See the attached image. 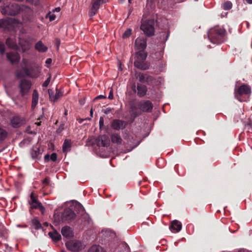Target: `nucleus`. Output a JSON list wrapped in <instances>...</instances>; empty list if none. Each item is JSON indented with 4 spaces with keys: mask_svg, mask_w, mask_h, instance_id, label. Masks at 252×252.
Returning a JSON list of instances; mask_svg holds the SVG:
<instances>
[{
    "mask_svg": "<svg viewBox=\"0 0 252 252\" xmlns=\"http://www.w3.org/2000/svg\"><path fill=\"white\" fill-rule=\"evenodd\" d=\"M31 206V209H39L42 214L45 212V209L42 204L38 201L37 196L34 195L33 192L30 195V199L28 201Z\"/></svg>",
    "mask_w": 252,
    "mask_h": 252,
    "instance_id": "8",
    "label": "nucleus"
},
{
    "mask_svg": "<svg viewBox=\"0 0 252 252\" xmlns=\"http://www.w3.org/2000/svg\"><path fill=\"white\" fill-rule=\"evenodd\" d=\"M61 232L63 236L66 238H70L73 235L71 228L67 226L63 227L62 229Z\"/></svg>",
    "mask_w": 252,
    "mask_h": 252,
    "instance_id": "23",
    "label": "nucleus"
},
{
    "mask_svg": "<svg viewBox=\"0 0 252 252\" xmlns=\"http://www.w3.org/2000/svg\"><path fill=\"white\" fill-rule=\"evenodd\" d=\"M42 183L43 184H45L46 185H48L49 183V180L48 178H45L43 181H42Z\"/></svg>",
    "mask_w": 252,
    "mask_h": 252,
    "instance_id": "47",
    "label": "nucleus"
},
{
    "mask_svg": "<svg viewBox=\"0 0 252 252\" xmlns=\"http://www.w3.org/2000/svg\"><path fill=\"white\" fill-rule=\"evenodd\" d=\"M19 44L21 47L23 52L29 50L31 47V44L29 41L21 38H19Z\"/></svg>",
    "mask_w": 252,
    "mask_h": 252,
    "instance_id": "22",
    "label": "nucleus"
},
{
    "mask_svg": "<svg viewBox=\"0 0 252 252\" xmlns=\"http://www.w3.org/2000/svg\"><path fill=\"white\" fill-rule=\"evenodd\" d=\"M38 93L37 90H34L32 95V108L34 109L38 102Z\"/></svg>",
    "mask_w": 252,
    "mask_h": 252,
    "instance_id": "26",
    "label": "nucleus"
},
{
    "mask_svg": "<svg viewBox=\"0 0 252 252\" xmlns=\"http://www.w3.org/2000/svg\"><path fill=\"white\" fill-rule=\"evenodd\" d=\"M99 127L100 128H101V127L104 125V120L102 117H100L99 121Z\"/></svg>",
    "mask_w": 252,
    "mask_h": 252,
    "instance_id": "46",
    "label": "nucleus"
},
{
    "mask_svg": "<svg viewBox=\"0 0 252 252\" xmlns=\"http://www.w3.org/2000/svg\"><path fill=\"white\" fill-rule=\"evenodd\" d=\"M147 46L146 39L142 37H138L135 40V48L138 51H144Z\"/></svg>",
    "mask_w": 252,
    "mask_h": 252,
    "instance_id": "16",
    "label": "nucleus"
},
{
    "mask_svg": "<svg viewBox=\"0 0 252 252\" xmlns=\"http://www.w3.org/2000/svg\"><path fill=\"white\" fill-rule=\"evenodd\" d=\"M30 69L32 73L37 74V77L39 76V74L40 72V69H39L38 67H31Z\"/></svg>",
    "mask_w": 252,
    "mask_h": 252,
    "instance_id": "39",
    "label": "nucleus"
},
{
    "mask_svg": "<svg viewBox=\"0 0 252 252\" xmlns=\"http://www.w3.org/2000/svg\"><path fill=\"white\" fill-rule=\"evenodd\" d=\"M127 126V123L123 120L115 119L111 123V127L116 130L124 129Z\"/></svg>",
    "mask_w": 252,
    "mask_h": 252,
    "instance_id": "14",
    "label": "nucleus"
},
{
    "mask_svg": "<svg viewBox=\"0 0 252 252\" xmlns=\"http://www.w3.org/2000/svg\"><path fill=\"white\" fill-rule=\"evenodd\" d=\"M103 97L102 95H99V96H98V97Z\"/></svg>",
    "mask_w": 252,
    "mask_h": 252,
    "instance_id": "57",
    "label": "nucleus"
},
{
    "mask_svg": "<svg viewBox=\"0 0 252 252\" xmlns=\"http://www.w3.org/2000/svg\"><path fill=\"white\" fill-rule=\"evenodd\" d=\"M225 32V29L216 26L210 29L208 32V37L211 42L220 44L224 41Z\"/></svg>",
    "mask_w": 252,
    "mask_h": 252,
    "instance_id": "1",
    "label": "nucleus"
},
{
    "mask_svg": "<svg viewBox=\"0 0 252 252\" xmlns=\"http://www.w3.org/2000/svg\"><path fill=\"white\" fill-rule=\"evenodd\" d=\"M50 158V156L48 154L46 155L44 157L45 160H48Z\"/></svg>",
    "mask_w": 252,
    "mask_h": 252,
    "instance_id": "52",
    "label": "nucleus"
},
{
    "mask_svg": "<svg viewBox=\"0 0 252 252\" xmlns=\"http://www.w3.org/2000/svg\"><path fill=\"white\" fill-rule=\"evenodd\" d=\"M162 159H158V163L159 162V161H162Z\"/></svg>",
    "mask_w": 252,
    "mask_h": 252,
    "instance_id": "56",
    "label": "nucleus"
},
{
    "mask_svg": "<svg viewBox=\"0 0 252 252\" xmlns=\"http://www.w3.org/2000/svg\"><path fill=\"white\" fill-rule=\"evenodd\" d=\"M32 86V83L30 81L26 79H22L19 84L20 92L22 96L28 94Z\"/></svg>",
    "mask_w": 252,
    "mask_h": 252,
    "instance_id": "10",
    "label": "nucleus"
},
{
    "mask_svg": "<svg viewBox=\"0 0 252 252\" xmlns=\"http://www.w3.org/2000/svg\"><path fill=\"white\" fill-rule=\"evenodd\" d=\"M22 20L24 22H32L34 19V11L31 7L25 5H21Z\"/></svg>",
    "mask_w": 252,
    "mask_h": 252,
    "instance_id": "6",
    "label": "nucleus"
},
{
    "mask_svg": "<svg viewBox=\"0 0 252 252\" xmlns=\"http://www.w3.org/2000/svg\"><path fill=\"white\" fill-rule=\"evenodd\" d=\"M169 36V33L166 32H162L160 33L159 39L161 42H165L168 39Z\"/></svg>",
    "mask_w": 252,
    "mask_h": 252,
    "instance_id": "36",
    "label": "nucleus"
},
{
    "mask_svg": "<svg viewBox=\"0 0 252 252\" xmlns=\"http://www.w3.org/2000/svg\"><path fill=\"white\" fill-rule=\"evenodd\" d=\"M147 57V53L145 51H137L135 53L134 66L140 69L146 70L148 65L145 61Z\"/></svg>",
    "mask_w": 252,
    "mask_h": 252,
    "instance_id": "2",
    "label": "nucleus"
},
{
    "mask_svg": "<svg viewBox=\"0 0 252 252\" xmlns=\"http://www.w3.org/2000/svg\"><path fill=\"white\" fill-rule=\"evenodd\" d=\"M124 0H121V2H123V1H124Z\"/></svg>",
    "mask_w": 252,
    "mask_h": 252,
    "instance_id": "60",
    "label": "nucleus"
},
{
    "mask_svg": "<svg viewBox=\"0 0 252 252\" xmlns=\"http://www.w3.org/2000/svg\"><path fill=\"white\" fill-rule=\"evenodd\" d=\"M88 252H107L101 246L94 245L92 246L89 250Z\"/></svg>",
    "mask_w": 252,
    "mask_h": 252,
    "instance_id": "31",
    "label": "nucleus"
},
{
    "mask_svg": "<svg viewBox=\"0 0 252 252\" xmlns=\"http://www.w3.org/2000/svg\"><path fill=\"white\" fill-rule=\"evenodd\" d=\"M113 110V108H111L110 107H108V108H106V109H103V112L105 114H109L110 113H111L112 112V110Z\"/></svg>",
    "mask_w": 252,
    "mask_h": 252,
    "instance_id": "43",
    "label": "nucleus"
},
{
    "mask_svg": "<svg viewBox=\"0 0 252 252\" xmlns=\"http://www.w3.org/2000/svg\"><path fill=\"white\" fill-rule=\"evenodd\" d=\"M37 125H40V122L38 123Z\"/></svg>",
    "mask_w": 252,
    "mask_h": 252,
    "instance_id": "59",
    "label": "nucleus"
},
{
    "mask_svg": "<svg viewBox=\"0 0 252 252\" xmlns=\"http://www.w3.org/2000/svg\"><path fill=\"white\" fill-rule=\"evenodd\" d=\"M76 215L71 209L67 208L64 210L62 215V220L63 221L69 222L75 218Z\"/></svg>",
    "mask_w": 252,
    "mask_h": 252,
    "instance_id": "13",
    "label": "nucleus"
},
{
    "mask_svg": "<svg viewBox=\"0 0 252 252\" xmlns=\"http://www.w3.org/2000/svg\"><path fill=\"white\" fill-rule=\"evenodd\" d=\"M108 98L109 99H113V91L112 90H111L109 92V94L108 95Z\"/></svg>",
    "mask_w": 252,
    "mask_h": 252,
    "instance_id": "48",
    "label": "nucleus"
},
{
    "mask_svg": "<svg viewBox=\"0 0 252 252\" xmlns=\"http://www.w3.org/2000/svg\"><path fill=\"white\" fill-rule=\"evenodd\" d=\"M50 158L53 161H56L57 159V155L56 153H53L51 154Z\"/></svg>",
    "mask_w": 252,
    "mask_h": 252,
    "instance_id": "44",
    "label": "nucleus"
},
{
    "mask_svg": "<svg viewBox=\"0 0 252 252\" xmlns=\"http://www.w3.org/2000/svg\"><path fill=\"white\" fill-rule=\"evenodd\" d=\"M7 46L11 49L17 50L18 46L16 43V40L15 38H8L6 40Z\"/></svg>",
    "mask_w": 252,
    "mask_h": 252,
    "instance_id": "24",
    "label": "nucleus"
},
{
    "mask_svg": "<svg viewBox=\"0 0 252 252\" xmlns=\"http://www.w3.org/2000/svg\"><path fill=\"white\" fill-rule=\"evenodd\" d=\"M131 33V30L130 29H127L123 34V37L124 38H127Z\"/></svg>",
    "mask_w": 252,
    "mask_h": 252,
    "instance_id": "40",
    "label": "nucleus"
},
{
    "mask_svg": "<svg viewBox=\"0 0 252 252\" xmlns=\"http://www.w3.org/2000/svg\"><path fill=\"white\" fill-rule=\"evenodd\" d=\"M137 94L140 97L145 95L147 91V88L145 85L139 83L137 85Z\"/></svg>",
    "mask_w": 252,
    "mask_h": 252,
    "instance_id": "25",
    "label": "nucleus"
},
{
    "mask_svg": "<svg viewBox=\"0 0 252 252\" xmlns=\"http://www.w3.org/2000/svg\"><path fill=\"white\" fill-rule=\"evenodd\" d=\"M5 52V46L4 44L0 42V53L3 54Z\"/></svg>",
    "mask_w": 252,
    "mask_h": 252,
    "instance_id": "42",
    "label": "nucleus"
},
{
    "mask_svg": "<svg viewBox=\"0 0 252 252\" xmlns=\"http://www.w3.org/2000/svg\"><path fill=\"white\" fill-rule=\"evenodd\" d=\"M71 148V142L70 140L65 139L63 145V152L66 153L69 152Z\"/></svg>",
    "mask_w": 252,
    "mask_h": 252,
    "instance_id": "29",
    "label": "nucleus"
},
{
    "mask_svg": "<svg viewBox=\"0 0 252 252\" xmlns=\"http://www.w3.org/2000/svg\"><path fill=\"white\" fill-rule=\"evenodd\" d=\"M46 18H49V21L50 22L53 21L55 20L56 16L55 14H51V12H49L45 16Z\"/></svg>",
    "mask_w": 252,
    "mask_h": 252,
    "instance_id": "38",
    "label": "nucleus"
},
{
    "mask_svg": "<svg viewBox=\"0 0 252 252\" xmlns=\"http://www.w3.org/2000/svg\"><path fill=\"white\" fill-rule=\"evenodd\" d=\"M110 144V140L108 136L103 135L99 136L97 138V145L103 147H108Z\"/></svg>",
    "mask_w": 252,
    "mask_h": 252,
    "instance_id": "19",
    "label": "nucleus"
},
{
    "mask_svg": "<svg viewBox=\"0 0 252 252\" xmlns=\"http://www.w3.org/2000/svg\"><path fill=\"white\" fill-rule=\"evenodd\" d=\"M93 109L92 108L90 111V115L92 117H93Z\"/></svg>",
    "mask_w": 252,
    "mask_h": 252,
    "instance_id": "54",
    "label": "nucleus"
},
{
    "mask_svg": "<svg viewBox=\"0 0 252 252\" xmlns=\"http://www.w3.org/2000/svg\"><path fill=\"white\" fill-rule=\"evenodd\" d=\"M57 44H58V47L59 46V45H60V41L58 40V39H57Z\"/></svg>",
    "mask_w": 252,
    "mask_h": 252,
    "instance_id": "55",
    "label": "nucleus"
},
{
    "mask_svg": "<svg viewBox=\"0 0 252 252\" xmlns=\"http://www.w3.org/2000/svg\"><path fill=\"white\" fill-rule=\"evenodd\" d=\"M28 63V60L26 58H23L22 61L23 66H26Z\"/></svg>",
    "mask_w": 252,
    "mask_h": 252,
    "instance_id": "45",
    "label": "nucleus"
},
{
    "mask_svg": "<svg viewBox=\"0 0 252 252\" xmlns=\"http://www.w3.org/2000/svg\"><path fill=\"white\" fill-rule=\"evenodd\" d=\"M50 80H51V75H50L49 77L43 83V84L42 85L43 87H45V88L47 87L49 85Z\"/></svg>",
    "mask_w": 252,
    "mask_h": 252,
    "instance_id": "41",
    "label": "nucleus"
},
{
    "mask_svg": "<svg viewBox=\"0 0 252 252\" xmlns=\"http://www.w3.org/2000/svg\"><path fill=\"white\" fill-rule=\"evenodd\" d=\"M35 49L39 52H45L48 48L41 41H38L35 45Z\"/></svg>",
    "mask_w": 252,
    "mask_h": 252,
    "instance_id": "28",
    "label": "nucleus"
},
{
    "mask_svg": "<svg viewBox=\"0 0 252 252\" xmlns=\"http://www.w3.org/2000/svg\"><path fill=\"white\" fill-rule=\"evenodd\" d=\"M249 4H252V0H245Z\"/></svg>",
    "mask_w": 252,
    "mask_h": 252,
    "instance_id": "53",
    "label": "nucleus"
},
{
    "mask_svg": "<svg viewBox=\"0 0 252 252\" xmlns=\"http://www.w3.org/2000/svg\"><path fill=\"white\" fill-rule=\"evenodd\" d=\"M42 150L37 146H33L31 151V155L32 159H38L40 158V155L42 154Z\"/></svg>",
    "mask_w": 252,
    "mask_h": 252,
    "instance_id": "20",
    "label": "nucleus"
},
{
    "mask_svg": "<svg viewBox=\"0 0 252 252\" xmlns=\"http://www.w3.org/2000/svg\"><path fill=\"white\" fill-rule=\"evenodd\" d=\"M155 22L154 20L150 19L142 22L140 29L146 35L150 36L154 34Z\"/></svg>",
    "mask_w": 252,
    "mask_h": 252,
    "instance_id": "5",
    "label": "nucleus"
},
{
    "mask_svg": "<svg viewBox=\"0 0 252 252\" xmlns=\"http://www.w3.org/2000/svg\"><path fill=\"white\" fill-rule=\"evenodd\" d=\"M32 226L36 230L39 229L41 228V224L38 220L36 218H34L31 221Z\"/></svg>",
    "mask_w": 252,
    "mask_h": 252,
    "instance_id": "33",
    "label": "nucleus"
},
{
    "mask_svg": "<svg viewBox=\"0 0 252 252\" xmlns=\"http://www.w3.org/2000/svg\"><path fill=\"white\" fill-rule=\"evenodd\" d=\"M131 0H128V2H129V3H131Z\"/></svg>",
    "mask_w": 252,
    "mask_h": 252,
    "instance_id": "58",
    "label": "nucleus"
},
{
    "mask_svg": "<svg viewBox=\"0 0 252 252\" xmlns=\"http://www.w3.org/2000/svg\"><path fill=\"white\" fill-rule=\"evenodd\" d=\"M138 108L143 112H151L153 105L150 100L141 101L138 105Z\"/></svg>",
    "mask_w": 252,
    "mask_h": 252,
    "instance_id": "15",
    "label": "nucleus"
},
{
    "mask_svg": "<svg viewBox=\"0 0 252 252\" xmlns=\"http://www.w3.org/2000/svg\"><path fill=\"white\" fill-rule=\"evenodd\" d=\"M171 228L175 230L177 232H179L182 229V224L177 220H173L172 222Z\"/></svg>",
    "mask_w": 252,
    "mask_h": 252,
    "instance_id": "30",
    "label": "nucleus"
},
{
    "mask_svg": "<svg viewBox=\"0 0 252 252\" xmlns=\"http://www.w3.org/2000/svg\"><path fill=\"white\" fill-rule=\"evenodd\" d=\"M111 140L112 143L120 145L122 143V139L118 133H113L111 135Z\"/></svg>",
    "mask_w": 252,
    "mask_h": 252,
    "instance_id": "27",
    "label": "nucleus"
},
{
    "mask_svg": "<svg viewBox=\"0 0 252 252\" xmlns=\"http://www.w3.org/2000/svg\"><path fill=\"white\" fill-rule=\"evenodd\" d=\"M251 93V89L250 86L247 85H242L235 91V96L240 101L242 100L239 97V96L250 94Z\"/></svg>",
    "mask_w": 252,
    "mask_h": 252,
    "instance_id": "12",
    "label": "nucleus"
},
{
    "mask_svg": "<svg viewBox=\"0 0 252 252\" xmlns=\"http://www.w3.org/2000/svg\"><path fill=\"white\" fill-rule=\"evenodd\" d=\"M104 0H92L91 5L89 12L90 17L94 16L97 12L100 6L103 3Z\"/></svg>",
    "mask_w": 252,
    "mask_h": 252,
    "instance_id": "11",
    "label": "nucleus"
},
{
    "mask_svg": "<svg viewBox=\"0 0 252 252\" xmlns=\"http://www.w3.org/2000/svg\"><path fill=\"white\" fill-rule=\"evenodd\" d=\"M136 78L139 80L140 82H145L147 81V79L146 78V75L142 73H136L135 74Z\"/></svg>",
    "mask_w": 252,
    "mask_h": 252,
    "instance_id": "34",
    "label": "nucleus"
},
{
    "mask_svg": "<svg viewBox=\"0 0 252 252\" xmlns=\"http://www.w3.org/2000/svg\"><path fill=\"white\" fill-rule=\"evenodd\" d=\"M15 75L17 78L25 76L37 78V74L32 73L30 68H28L26 66H22L21 70H17L15 72Z\"/></svg>",
    "mask_w": 252,
    "mask_h": 252,
    "instance_id": "9",
    "label": "nucleus"
},
{
    "mask_svg": "<svg viewBox=\"0 0 252 252\" xmlns=\"http://www.w3.org/2000/svg\"><path fill=\"white\" fill-rule=\"evenodd\" d=\"M52 63V60L50 58H48L46 61V63L47 64H51Z\"/></svg>",
    "mask_w": 252,
    "mask_h": 252,
    "instance_id": "51",
    "label": "nucleus"
},
{
    "mask_svg": "<svg viewBox=\"0 0 252 252\" xmlns=\"http://www.w3.org/2000/svg\"><path fill=\"white\" fill-rule=\"evenodd\" d=\"M49 235L53 239V240L55 241H58L61 239V235L57 231L49 232Z\"/></svg>",
    "mask_w": 252,
    "mask_h": 252,
    "instance_id": "32",
    "label": "nucleus"
},
{
    "mask_svg": "<svg viewBox=\"0 0 252 252\" xmlns=\"http://www.w3.org/2000/svg\"><path fill=\"white\" fill-rule=\"evenodd\" d=\"M21 10V6L16 3H11L1 7V12L3 14L14 16L20 12Z\"/></svg>",
    "mask_w": 252,
    "mask_h": 252,
    "instance_id": "4",
    "label": "nucleus"
},
{
    "mask_svg": "<svg viewBox=\"0 0 252 252\" xmlns=\"http://www.w3.org/2000/svg\"><path fill=\"white\" fill-rule=\"evenodd\" d=\"M7 135L8 133L7 131L4 129L0 127V142L4 140L6 138Z\"/></svg>",
    "mask_w": 252,
    "mask_h": 252,
    "instance_id": "35",
    "label": "nucleus"
},
{
    "mask_svg": "<svg viewBox=\"0 0 252 252\" xmlns=\"http://www.w3.org/2000/svg\"><path fill=\"white\" fill-rule=\"evenodd\" d=\"M25 122V120L19 116H14L12 118L10 123L13 127L17 128L21 126Z\"/></svg>",
    "mask_w": 252,
    "mask_h": 252,
    "instance_id": "18",
    "label": "nucleus"
},
{
    "mask_svg": "<svg viewBox=\"0 0 252 252\" xmlns=\"http://www.w3.org/2000/svg\"><path fill=\"white\" fill-rule=\"evenodd\" d=\"M48 93L50 100L54 102L57 101L58 99L63 95V93L58 89H56L55 94H54V92L51 90H49Z\"/></svg>",
    "mask_w": 252,
    "mask_h": 252,
    "instance_id": "21",
    "label": "nucleus"
},
{
    "mask_svg": "<svg viewBox=\"0 0 252 252\" xmlns=\"http://www.w3.org/2000/svg\"><path fill=\"white\" fill-rule=\"evenodd\" d=\"M79 103L81 105H83L85 103V98H81L79 100Z\"/></svg>",
    "mask_w": 252,
    "mask_h": 252,
    "instance_id": "49",
    "label": "nucleus"
},
{
    "mask_svg": "<svg viewBox=\"0 0 252 252\" xmlns=\"http://www.w3.org/2000/svg\"><path fill=\"white\" fill-rule=\"evenodd\" d=\"M60 10H61V8L59 7L55 8L53 10V11L59 12L60 11Z\"/></svg>",
    "mask_w": 252,
    "mask_h": 252,
    "instance_id": "50",
    "label": "nucleus"
},
{
    "mask_svg": "<svg viewBox=\"0 0 252 252\" xmlns=\"http://www.w3.org/2000/svg\"><path fill=\"white\" fill-rule=\"evenodd\" d=\"M19 25H22V23L15 18H8L0 19V27L4 30L15 31V28Z\"/></svg>",
    "mask_w": 252,
    "mask_h": 252,
    "instance_id": "3",
    "label": "nucleus"
},
{
    "mask_svg": "<svg viewBox=\"0 0 252 252\" xmlns=\"http://www.w3.org/2000/svg\"><path fill=\"white\" fill-rule=\"evenodd\" d=\"M232 4L230 1L225 2L222 5L223 9L224 10H229L232 8Z\"/></svg>",
    "mask_w": 252,
    "mask_h": 252,
    "instance_id": "37",
    "label": "nucleus"
},
{
    "mask_svg": "<svg viewBox=\"0 0 252 252\" xmlns=\"http://www.w3.org/2000/svg\"><path fill=\"white\" fill-rule=\"evenodd\" d=\"M6 58L12 64L18 63L20 60V56L19 54L18 53L14 52L7 53Z\"/></svg>",
    "mask_w": 252,
    "mask_h": 252,
    "instance_id": "17",
    "label": "nucleus"
},
{
    "mask_svg": "<svg viewBox=\"0 0 252 252\" xmlns=\"http://www.w3.org/2000/svg\"><path fill=\"white\" fill-rule=\"evenodd\" d=\"M67 249L72 252H78L85 248V245L80 241L73 240L65 243Z\"/></svg>",
    "mask_w": 252,
    "mask_h": 252,
    "instance_id": "7",
    "label": "nucleus"
}]
</instances>
